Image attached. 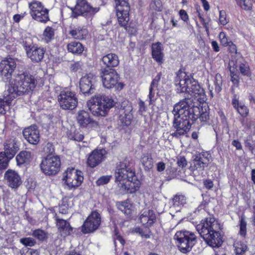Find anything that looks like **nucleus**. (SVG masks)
Wrapping results in <instances>:
<instances>
[{
	"instance_id": "obj_14",
	"label": "nucleus",
	"mask_w": 255,
	"mask_h": 255,
	"mask_svg": "<svg viewBox=\"0 0 255 255\" xmlns=\"http://www.w3.org/2000/svg\"><path fill=\"white\" fill-rule=\"evenodd\" d=\"M101 222L100 214L96 211H93L88 217L82 227L84 234L93 233L99 227Z\"/></svg>"
},
{
	"instance_id": "obj_53",
	"label": "nucleus",
	"mask_w": 255,
	"mask_h": 255,
	"mask_svg": "<svg viewBox=\"0 0 255 255\" xmlns=\"http://www.w3.org/2000/svg\"><path fill=\"white\" fill-rule=\"evenodd\" d=\"M209 117L208 112L205 111L202 112L201 113V111L200 110L199 115L196 120L199 119L201 122H205L209 119Z\"/></svg>"
},
{
	"instance_id": "obj_48",
	"label": "nucleus",
	"mask_w": 255,
	"mask_h": 255,
	"mask_svg": "<svg viewBox=\"0 0 255 255\" xmlns=\"http://www.w3.org/2000/svg\"><path fill=\"white\" fill-rule=\"evenodd\" d=\"M8 163L7 158L3 152L0 153V170L5 169L7 167Z\"/></svg>"
},
{
	"instance_id": "obj_35",
	"label": "nucleus",
	"mask_w": 255,
	"mask_h": 255,
	"mask_svg": "<svg viewBox=\"0 0 255 255\" xmlns=\"http://www.w3.org/2000/svg\"><path fill=\"white\" fill-rule=\"evenodd\" d=\"M160 79V74H158L155 78L152 80L150 88H149V98L151 101L152 99L154 97V95L156 91V88L157 87L158 83Z\"/></svg>"
},
{
	"instance_id": "obj_43",
	"label": "nucleus",
	"mask_w": 255,
	"mask_h": 255,
	"mask_svg": "<svg viewBox=\"0 0 255 255\" xmlns=\"http://www.w3.org/2000/svg\"><path fill=\"white\" fill-rule=\"evenodd\" d=\"M32 235L40 241H44L46 238V233L42 230L37 229L33 231Z\"/></svg>"
},
{
	"instance_id": "obj_6",
	"label": "nucleus",
	"mask_w": 255,
	"mask_h": 255,
	"mask_svg": "<svg viewBox=\"0 0 255 255\" xmlns=\"http://www.w3.org/2000/svg\"><path fill=\"white\" fill-rule=\"evenodd\" d=\"M113 103L114 101L107 97L97 96L90 100L87 105L93 115L105 117L109 109L113 106Z\"/></svg>"
},
{
	"instance_id": "obj_49",
	"label": "nucleus",
	"mask_w": 255,
	"mask_h": 255,
	"mask_svg": "<svg viewBox=\"0 0 255 255\" xmlns=\"http://www.w3.org/2000/svg\"><path fill=\"white\" fill-rule=\"evenodd\" d=\"M20 242L25 246L32 247L34 246L35 241L31 238H22L20 240Z\"/></svg>"
},
{
	"instance_id": "obj_11",
	"label": "nucleus",
	"mask_w": 255,
	"mask_h": 255,
	"mask_svg": "<svg viewBox=\"0 0 255 255\" xmlns=\"http://www.w3.org/2000/svg\"><path fill=\"white\" fill-rule=\"evenodd\" d=\"M99 10V7H93L86 0H77L76 5L72 9V16L76 17L78 15L91 17Z\"/></svg>"
},
{
	"instance_id": "obj_55",
	"label": "nucleus",
	"mask_w": 255,
	"mask_h": 255,
	"mask_svg": "<svg viewBox=\"0 0 255 255\" xmlns=\"http://www.w3.org/2000/svg\"><path fill=\"white\" fill-rule=\"evenodd\" d=\"M44 150L45 152L48 153V155H52V153L54 151V149L51 143H48L44 147Z\"/></svg>"
},
{
	"instance_id": "obj_18",
	"label": "nucleus",
	"mask_w": 255,
	"mask_h": 255,
	"mask_svg": "<svg viewBox=\"0 0 255 255\" xmlns=\"http://www.w3.org/2000/svg\"><path fill=\"white\" fill-rule=\"evenodd\" d=\"M211 156L207 152H202L196 154L194 159V166L195 169L199 171H203L205 167L207 166L210 162Z\"/></svg>"
},
{
	"instance_id": "obj_24",
	"label": "nucleus",
	"mask_w": 255,
	"mask_h": 255,
	"mask_svg": "<svg viewBox=\"0 0 255 255\" xmlns=\"http://www.w3.org/2000/svg\"><path fill=\"white\" fill-rule=\"evenodd\" d=\"M139 220L143 225H146L147 227L151 226L156 220L154 212L152 210H143L140 215Z\"/></svg>"
},
{
	"instance_id": "obj_2",
	"label": "nucleus",
	"mask_w": 255,
	"mask_h": 255,
	"mask_svg": "<svg viewBox=\"0 0 255 255\" xmlns=\"http://www.w3.org/2000/svg\"><path fill=\"white\" fill-rule=\"evenodd\" d=\"M132 163L125 158L117 166L115 170V182L121 194L133 193L138 190L140 182L135 179Z\"/></svg>"
},
{
	"instance_id": "obj_1",
	"label": "nucleus",
	"mask_w": 255,
	"mask_h": 255,
	"mask_svg": "<svg viewBox=\"0 0 255 255\" xmlns=\"http://www.w3.org/2000/svg\"><path fill=\"white\" fill-rule=\"evenodd\" d=\"M174 116L173 127L175 129L171 133L174 137H179L186 133L190 129L191 121H195L200 114V108L191 99H186L176 104L172 111Z\"/></svg>"
},
{
	"instance_id": "obj_47",
	"label": "nucleus",
	"mask_w": 255,
	"mask_h": 255,
	"mask_svg": "<svg viewBox=\"0 0 255 255\" xmlns=\"http://www.w3.org/2000/svg\"><path fill=\"white\" fill-rule=\"evenodd\" d=\"M150 6L155 10L161 11L162 10V4L160 0H152Z\"/></svg>"
},
{
	"instance_id": "obj_41",
	"label": "nucleus",
	"mask_w": 255,
	"mask_h": 255,
	"mask_svg": "<svg viewBox=\"0 0 255 255\" xmlns=\"http://www.w3.org/2000/svg\"><path fill=\"white\" fill-rule=\"evenodd\" d=\"M235 250L237 255H241L247 249L246 245L237 242L234 244Z\"/></svg>"
},
{
	"instance_id": "obj_16",
	"label": "nucleus",
	"mask_w": 255,
	"mask_h": 255,
	"mask_svg": "<svg viewBox=\"0 0 255 255\" xmlns=\"http://www.w3.org/2000/svg\"><path fill=\"white\" fill-rule=\"evenodd\" d=\"M116 3L117 7V16L119 24L127 28L126 26L129 20V7L128 5H126L125 7L122 5V2L126 3V0H121L120 2L115 0Z\"/></svg>"
},
{
	"instance_id": "obj_5",
	"label": "nucleus",
	"mask_w": 255,
	"mask_h": 255,
	"mask_svg": "<svg viewBox=\"0 0 255 255\" xmlns=\"http://www.w3.org/2000/svg\"><path fill=\"white\" fill-rule=\"evenodd\" d=\"M196 229L209 246L213 248L221 246L223 241L219 233L220 225L214 218H207L197 226Z\"/></svg>"
},
{
	"instance_id": "obj_34",
	"label": "nucleus",
	"mask_w": 255,
	"mask_h": 255,
	"mask_svg": "<svg viewBox=\"0 0 255 255\" xmlns=\"http://www.w3.org/2000/svg\"><path fill=\"white\" fill-rule=\"evenodd\" d=\"M10 98V94H8L7 90L5 91L3 95V99H0V114L3 115L5 114L7 109L8 108V106L12 101L6 102V99Z\"/></svg>"
},
{
	"instance_id": "obj_46",
	"label": "nucleus",
	"mask_w": 255,
	"mask_h": 255,
	"mask_svg": "<svg viewBox=\"0 0 255 255\" xmlns=\"http://www.w3.org/2000/svg\"><path fill=\"white\" fill-rule=\"evenodd\" d=\"M112 177L111 175L103 176L100 177L96 181L98 186H101L107 184Z\"/></svg>"
},
{
	"instance_id": "obj_36",
	"label": "nucleus",
	"mask_w": 255,
	"mask_h": 255,
	"mask_svg": "<svg viewBox=\"0 0 255 255\" xmlns=\"http://www.w3.org/2000/svg\"><path fill=\"white\" fill-rule=\"evenodd\" d=\"M141 162L145 170H149L153 167V159L150 155H144L141 159Z\"/></svg>"
},
{
	"instance_id": "obj_56",
	"label": "nucleus",
	"mask_w": 255,
	"mask_h": 255,
	"mask_svg": "<svg viewBox=\"0 0 255 255\" xmlns=\"http://www.w3.org/2000/svg\"><path fill=\"white\" fill-rule=\"evenodd\" d=\"M177 164L179 166L183 167L187 165V161L185 158L183 156H180L178 158Z\"/></svg>"
},
{
	"instance_id": "obj_37",
	"label": "nucleus",
	"mask_w": 255,
	"mask_h": 255,
	"mask_svg": "<svg viewBox=\"0 0 255 255\" xmlns=\"http://www.w3.org/2000/svg\"><path fill=\"white\" fill-rule=\"evenodd\" d=\"M104 64H119L118 56L114 53H110L104 56L102 58Z\"/></svg>"
},
{
	"instance_id": "obj_57",
	"label": "nucleus",
	"mask_w": 255,
	"mask_h": 255,
	"mask_svg": "<svg viewBox=\"0 0 255 255\" xmlns=\"http://www.w3.org/2000/svg\"><path fill=\"white\" fill-rule=\"evenodd\" d=\"M198 17L200 19V21L203 24L204 27L206 29V30L207 31H208V29H209L208 26V24L207 22H206L205 21V20L204 18H203L202 15L199 12H198Z\"/></svg>"
},
{
	"instance_id": "obj_3",
	"label": "nucleus",
	"mask_w": 255,
	"mask_h": 255,
	"mask_svg": "<svg viewBox=\"0 0 255 255\" xmlns=\"http://www.w3.org/2000/svg\"><path fill=\"white\" fill-rule=\"evenodd\" d=\"M40 80H41L37 77H35L27 73L14 75V78L10 82L7 89L10 98L6 101H12L18 96L31 92L35 89Z\"/></svg>"
},
{
	"instance_id": "obj_13",
	"label": "nucleus",
	"mask_w": 255,
	"mask_h": 255,
	"mask_svg": "<svg viewBox=\"0 0 255 255\" xmlns=\"http://www.w3.org/2000/svg\"><path fill=\"white\" fill-rule=\"evenodd\" d=\"M63 180L69 188H75L81 185L83 177L81 171L74 168H68L64 173Z\"/></svg>"
},
{
	"instance_id": "obj_59",
	"label": "nucleus",
	"mask_w": 255,
	"mask_h": 255,
	"mask_svg": "<svg viewBox=\"0 0 255 255\" xmlns=\"http://www.w3.org/2000/svg\"><path fill=\"white\" fill-rule=\"evenodd\" d=\"M165 168V164L163 162H159L157 164V170L158 172L163 171Z\"/></svg>"
},
{
	"instance_id": "obj_61",
	"label": "nucleus",
	"mask_w": 255,
	"mask_h": 255,
	"mask_svg": "<svg viewBox=\"0 0 255 255\" xmlns=\"http://www.w3.org/2000/svg\"><path fill=\"white\" fill-rule=\"evenodd\" d=\"M229 47V50L232 53H236L237 52V47L232 42L230 41V43L228 45Z\"/></svg>"
},
{
	"instance_id": "obj_25",
	"label": "nucleus",
	"mask_w": 255,
	"mask_h": 255,
	"mask_svg": "<svg viewBox=\"0 0 255 255\" xmlns=\"http://www.w3.org/2000/svg\"><path fill=\"white\" fill-rule=\"evenodd\" d=\"M55 220L56 226L61 236L69 235L72 231V228L70 226L69 223L65 220L60 219L57 216L55 217Z\"/></svg>"
},
{
	"instance_id": "obj_19",
	"label": "nucleus",
	"mask_w": 255,
	"mask_h": 255,
	"mask_svg": "<svg viewBox=\"0 0 255 255\" xmlns=\"http://www.w3.org/2000/svg\"><path fill=\"white\" fill-rule=\"evenodd\" d=\"M132 111L131 106L129 105L123 107L119 111V120L123 126H128L130 125L133 119V116L131 113Z\"/></svg>"
},
{
	"instance_id": "obj_10",
	"label": "nucleus",
	"mask_w": 255,
	"mask_h": 255,
	"mask_svg": "<svg viewBox=\"0 0 255 255\" xmlns=\"http://www.w3.org/2000/svg\"><path fill=\"white\" fill-rule=\"evenodd\" d=\"M30 14L35 20L45 23L49 20V10L38 1H33L29 4Z\"/></svg>"
},
{
	"instance_id": "obj_27",
	"label": "nucleus",
	"mask_w": 255,
	"mask_h": 255,
	"mask_svg": "<svg viewBox=\"0 0 255 255\" xmlns=\"http://www.w3.org/2000/svg\"><path fill=\"white\" fill-rule=\"evenodd\" d=\"M151 49L153 58L158 63H162L164 54L161 43L159 42L153 43Z\"/></svg>"
},
{
	"instance_id": "obj_42",
	"label": "nucleus",
	"mask_w": 255,
	"mask_h": 255,
	"mask_svg": "<svg viewBox=\"0 0 255 255\" xmlns=\"http://www.w3.org/2000/svg\"><path fill=\"white\" fill-rule=\"evenodd\" d=\"M236 1L244 10H249L252 8V4L250 0H236Z\"/></svg>"
},
{
	"instance_id": "obj_33",
	"label": "nucleus",
	"mask_w": 255,
	"mask_h": 255,
	"mask_svg": "<svg viewBox=\"0 0 255 255\" xmlns=\"http://www.w3.org/2000/svg\"><path fill=\"white\" fill-rule=\"evenodd\" d=\"M33 154L28 151H21L16 157L18 164L29 162L32 158Z\"/></svg>"
},
{
	"instance_id": "obj_30",
	"label": "nucleus",
	"mask_w": 255,
	"mask_h": 255,
	"mask_svg": "<svg viewBox=\"0 0 255 255\" xmlns=\"http://www.w3.org/2000/svg\"><path fill=\"white\" fill-rule=\"evenodd\" d=\"M232 104L234 107L242 116L246 117L248 116L249 111L247 108L244 105L239 103L236 94H234V96H233Z\"/></svg>"
},
{
	"instance_id": "obj_63",
	"label": "nucleus",
	"mask_w": 255,
	"mask_h": 255,
	"mask_svg": "<svg viewBox=\"0 0 255 255\" xmlns=\"http://www.w3.org/2000/svg\"><path fill=\"white\" fill-rule=\"evenodd\" d=\"M204 184L206 188L210 189L213 186V182L210 180H207L204 182Z\"/></svg>"
},
{
	"instance_id": "obj_60",
	"label": "nucleus",
	"mask_w": 255,
	"mask_h": 255,
	"mask_svg": "<svg viewBox=\"0 0 255 255\" xmlns=\"http://www.w3.org/2000/svg\"><path fill=\"white\" fill-rule=\"evenodd\" d=\"M134 231L136 233H138L140 235L141 237H144L146 239L149 238L150 237V236L149 235L147 234H144L143 233L142 230L139 228H136Z\"/></svg>"
},
{
	"instance_id": "obj_29",
	"label": "nucleus",
	"mask_w": 255,
	"mask_h": 255,
	"mask_svg": "<svg viewBox=\"0 0 255 255\" xmlns=\"http://www.w3.org/2000/svg\"><path fill=\"white\" fill-rule=\"evenodd\" d=\"M186 199L183 195H175L172 199V205L170 208L173 211H179L186 203Z\"/></svg>"
},
{
	"instance_id": "obj_17",
	"label": "nucleus",
	"mask_w": 255,
	"mask_h": 255,
	"mask_svg": "<svg viewBox=\"0 0 255 255\" xmlns=\"http://www.w3.org/2000/svg\"><path fill=\"white\" fill-rule=\"evenodd\" d=\"M23 135L25 139L32 144H37L40 140L39 131L35 125L25 128L23 130Z\"/></svg>"
},
{
	"instance_id": "obj_12",
	"label": "nucleus",
	"mask_w": 255,
	"mask_h": 255,
	"mask_svg": "<svg viewBox=\"0 0 255 255\" xmlns=\"http://www.w3.org/2000/svg\"><path fill=\"white\" fill-rule=\"evenodd\" d=\"M101 77L104 86L111 89L118 83L119 75L110 65H106L104 68L102 69Z\"/></svg>"
},
{
	"instance_id": "obj_22",
	"label": "nucleus",
	"mask_w": 255,
	"mask_h": 255,
	"mask_svg": "<svg viewBox=\"0 0 255 255\" xmlns=\"http://www.w3.org/2000/svg\"><path fill=\"white\" fill-rule=\"evenodd\" d=\"M106 153L105 149L95 150L89 156L87 163L91 167H94L101 163Z\"/></svg>"
},
{
	"instance_id": "obj_26",
	"label": "nucleus",
	"mask_w": 255,
	"mask_h": 255,
	"mask_svg": "<svg viewBox=\"0 0 255 255\" xmlns=\"http://www.w3.org/2000/svg\"><path fill=\"white\" fill-rule=\"evenodd\" d=\"M15 68V65H0V76L5 82H10L13 80L10 78Z\"/></svg>"
},
{
	"instance_id": "obj_15",
	"label": "nucleus",
	"mask_w": 255,
	"mask_h": 255,
	"mask_svg": "<svg viewBox=\"0 0 255 255\" xmlns=\"http://www.w3.org/2000/svg\"><path fill=\"white\" fill-rule=\"evenodd\" d=\"M96 78V76L91 73L86 74L81 78L79 87L84 94H91L94 92Z\"/></svg>"
},
{
	"instance_id": "obj_28",
	"label": "nucleus",
	"mask_w": 255,
	"mask_h": 255,
	"mask_svg": "<svg viewBox=\"0 0 255 255\" xmlns=\"http://www.w3.org/2000/svg\"><path fill=\"white\" fill-rule=\"evenodd\" d=\"M17 150V146L13 141H10L5 143L4 145V156L7 158V162L8 163L9 159H11L15 154Z\"/></svg>"
},
{
	"instance_id": "obj_4",
	"label": "nucleus",
	"mask_w": 255,
	"mask_h": 255,
	"mask_svg": "<svg viewBox=\"0 0 255 255\" xmlns=\"http://www.w3.org/2000/svg\"><path fill=\"white\" fill-rule=\"evenodd\" d=\"M191 84V90L189 91V95L191 97L189 99L193 100L195 105L200 108V104L204 102L206 100V95L203 89L200 87L197 81L191 77V75H188L185 72L180 70L175 78L177 91H187L188 84Z\"/></svg>"
},
{
	"instance_id": "obj_38",
	"label": "nucleus",
	"mask_w": 255,
	"mask_h": 255,
	"mask_svg": "<svg viewBox=\"0 0 255 255\" xmlns=\"http://www.w3.org/2000/svg\"><path fill=\"white\" fill-rule=\"evenodd\" d=\"M118 208L124 214L128 215L131 212V204L128 201L118 202L117 204Z\"/></svg>"
},
{
	"instance_id": "obj_50",
	"label": "nucleus",
	"mask_w": 255,
	"mask_h": 255,
	"mask_svg": "<svg viewBox=\"0 0 255 255\" xmlns=\"http://www.w3.org/2000/svg\"><path fill=\"white\" fill-rule=\"evenodd\" d=\"M219 38L222 45L227 46L229 43H230V41H228L226 35L224 32H221L220 33Z\"/></svg>"
},
{
	"instance_id": "obj_45",
	"label": "nucleus",
	"mask_w": 255,
	"mask_h": 255,
	"mask_svg": "<svg viewBox=\"0 0 255 255\" xmlns=\"http://www.w3.org/2000/svg\"><path fill=\"white\" fill-rule=\"evenodd\" d=\"M240 232L239 234L241 236L245 237L247 232V223L245 221L244 217H242L240 223Z\"/></svg>"
},
{
	"instance_id": "obj_44",
	"label": "nucleus",
	"mask_w": 255,
	"mask_h": 255,
	"mask_svg": "<svg viewBox=\"0 0 255 255\" xmlns=\"http://www.w3.org/2000/svg\"><path fill=\"white\" fill-rule=\"evenodd\" d=\"M222 77L221 75L219 74H217L215 76V91L217 93H219L222 90Z\"/></svg>"
},
{
	"instance_id": "obj_8",
	"label": "nucleus",
	"mask_w": 255,
	"mask_h": 255,
	"mask_svg": "<svg viewBox=\"0 0 255 255\" xmlns=\"http://www.w3.org/2000/svg\"><path fill=\"white\" fill-rule=\"evenodd\" d=\"M61 162L59 156L48 155L41 161L40 168L45 174L55 175L60 170Z\"/></svg>"
},
{
	"instance_id": "obj_62",
	"label": "nucleus",
	"mask_w": 255,
	"mask_h": 255,
	"mask_svg": "<svg viewBox=\"0 0 255 255\" xmlns=\"http://www.w3.org/2000/svg\"><path fill=\"white\" fill-rule=\"evenodd\" d=\"M216 248L217 249L215 251L216 255H226V253L224 249L220 248L219 247Z\"/></svg>"
},
{
	"instance_id": "obj_51",
	"label": "nucleus",
	"mask_w": 255,
	"mask_h": 255,
	"mask_svg": "<svg viewBox=\"0 0 255 255\" xmlns=\"http://www.w3.org/2000/svg\"><path fill=\"white\" fill-rule=\"evenodd\" d=\"M219 22L222 25H225L228 22L226 18V13L224 10L220 11Z\"/></svg>"
},
{
	"instance_id": "obj_52",
	"label": "nucleus",
	"mask_w": 255,
	"mask_h": 255,
	"mask_svg": "<svg viewBox=\"0 0 255 255\" xmlns=\"http://www.w3.org/2000/svg\"><path fill=\"white\" fill-rule=\"evenodd\" d=\"M239 69L243 75L247 76L250 75V70L248 65H239Z\"/></svg>"
},
{
	"instance_id": "obj_23",
	"label": "nucleus",
	"mask_w": 255,
	"mask_h": 255,
	"mask_svg": "<svg viewBox=\"0 0 255 255\" xmlns=\"http://www.w3.org/2000/svg\"><path fill=\"white\" fill-rule=\"evenodd\" d=\"M4 179L12 188H17L21 183L20 177L14 171L9 169L4 174Z\"/></svg>"
},
{
	"instance_id": "obj_21",
	"label": "nucleus",
	"mask_w": 255,
	"mask_h": 255,
	"mask_svg": "<svg viewBox=\"0 0 255 255\" xmlns=\"http://www.w3.org/2000/svg\"><path fill=\"white\" fill-rule=\"evenodd\" d=\"M77 121L81 127H93L96 123L90 117L89 114L85 111H79L77 116Z\"/></svg>"
},
{
	"instance_id": "obj_64",
	"label": "nucleus",
	"mask_w": 255,
	"mask_h": 255,
	"mask_svg": "<svg viewBox=\"0 0 255 255\" xmlns=\"http://www.w3.org/2000/svg\"><path fill=\"white\" fill-rule=\"evenodd\" d=\"M3 62H6L7 64H16L17 62V60L13 59L10 57H7L5 60L2 61Z\"/></svg>"
},
{
	"instance_id": "obj_58",
	"label": "nucleus",
	"mask_w": 255,
	"mask_h": 255,
	"mask_svg": "<svg viewBox=\"0 0 255 255\" xmlns=\"http://www.w3.org/2000/svg\"><path fill=\"white\" fill-rule=\"evenodd\" d=\"M179 14L181 19L184 21H186L188 19V16L185 10L183 9L180 10L179 11Z\"/></svg>"
},
{
	"instance_id": "obj_20",
	"label": "nucleus",
	"mask_w": 255,
	"mask_h": 255,
	"mask_svg": "<svg viewBox=\"0 0 255 255\" xmlns=\"http://www.w3.org/2000/svg\"><path fill=\"white\" fill-rule=\"evenodd\" d=\"M26 50L28 57L33 62H40L43 58L45 53L43 48L32 46L27 47Z\"/></svg>"
},
{
	"instance_id": "obj_7",
	"label": "nucleus",
	"mask_w": 255,
	"mask_h": 255,
	"mask_svg": "<svg viewBox=\"0 0 255 255\" xmlns=\"http://www.w3.org/2000/svg\"><path fill=\"white\" fill-rule=\"evenodd\" d=\"M174 238L179 250L183 253L190 252L196 240V237L193 233L186 230L177 232Z\"/></svg>"
},
{
	"instance_id": "obj_32",
	"label": "nucleus",
	"mask_w": 255,
	"mask_h": 255,
	"mask_svg": "<svg viewBox=\"0 0 255 255\" xmlns=\"http://www.w3.org/2000/svg\"><path fill=\"white\" fill-rule=\"evenodd\" d=\"M68 50L74 54H81L84 50L82 44L77 41H73L67 45Z\"/></svg>"
},
{
	"instance_id": "obj_54",
	"label": "nucleus",
	"mask_w": 255,
	"mask_h": 255,
	"mask_svg": "<svg viewBox=\"0 0 255 255\" xmlns=\"http://www.w3.org/2000/svg\"><path fill=\"white\" fill-rule=\"evenodd\" d=\"M68 137L70 139H73L76 141H82L84 138V135L78 132H75L73 135H69Z\"/></svg>"
},
{
	"instance_id": "obj_39",
	"label": "nucleus",
	"mask_w": 255,
	"mask_h": 255,
	"mask_svg": "<svg viewBox=\"0 0 255 255\" xmlns=\"http://www.w3.org/2000/svg\"><path fill=\"white\" fill-rule=\"evenodd\" d=\"M230 71L231 72V81L233 83V85L232 86L231 88V91L232 93V94L234 95V94H235L236 92L238 90L239 88V79L237 75L234 74L233 73L231 72V69Z\"/></svg>"
},
{
	"instance_id": "obj_31",
	"label": "nucleus",
	"mask_w": 255,
	"mask_h": 255,
	"mask_svg": "<svg viewBox=\"0 0 255 255\" xmlns=\"http://www.w3.org/2000/svg\"><path fill=\"white\" fill-rule=\"evenodd\" d=\"M69 34L74 38L81 40L87 37L88 31L85 28L77 27L70 31Z\"/></svg>"
},
{
	"instance_id": "obj_9",
	"label": "nucleus",
	"mask_w": 255,
	"mask_h": 255,
	"mask_svg": "<svg viewBox=\"0 0 255 255\" xmlns=\"http://www.w3.org/2000/svg\"><path fill=\"white\" fill-rule=\"evenodd\" d=\"M60 107L65 110H72L76 108L78 100L75 92L69 91H62L58 97Z\"/></svg>"
},
{
	"instance_id": "obj_40",
	"label": "nucleus",
	"mask_w": 255,
	"mask_h": 255,
	"mask_svg": "<svg viewBox=\"0 0 255 255\" xmlns=\"http://www.w3.org/2000/svg\"><path fill=\"white\" fill-rule=\"evenodd\" d=\"M43 35L46 42H49L54 37V29L51 27L47 26L45 29Z\"/></svg>"
}]
</instances>
